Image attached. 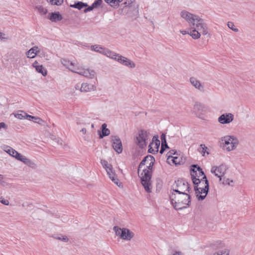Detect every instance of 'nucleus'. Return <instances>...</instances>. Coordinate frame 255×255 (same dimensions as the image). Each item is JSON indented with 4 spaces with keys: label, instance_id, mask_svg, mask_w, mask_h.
<instances>
[{
    "label": "nucleus",
    "instance_id": "nucleus-1",
    "mask_svg": "<svg viewBox=\"0 0 255 255\" xmlns=\"http://www.w3.org/2000/svg\"><path fill=\"white\" fill-rule=\"evenodd\" d=\"M154 162L155 159L152 155H147L141 161L138 168V175L140 178L141 183L148 193L151 192V177Z\"/></svg>",
    "mask_w": 255,
    "mask_h": 255
},
{
    "label": "nucleus",
    "instance_id": "nucleus-2",
    "mask_svg": "<svg viewBox=\"0 0 255 255\" xmlns=\"http://www.w3.org/2000/svg\"><path fill=\"white\" fill-rule=\"evenodd\" d=\"M170 199L174 208L177 210L186 208L191 202L189 193H171Z\"/></svg>",
    "mask_w": 255,
    "mask_h": 255
},
{
    "label": "nucleus",
    "instance_id": "nucleus-3",
    "mask_svg": "<svg viewBox=\"0 0 255 255\" xmlns=\"http://www.w3.org/2000/svg\"><path fill=\"white\" fill-rule=\"evenodd\" d=\"M190 36L194 39H198L201 35L209 34V30L207 24L204 20L200 17L196 22L191 25Z\"/></svg>",
    "mask_w": 255,
    "mask_h": 255
},
{
    "label": "nucleus",
    "instance_id": "nucleus-4",
    "mask_svg": "<svg viewBox=\"0 0 255 255\" xmlns=\"http://www.w3.org/2000/svg\"><path fill=\"white\" fill-rule=\"evenodd\" d=\"M193 183L194 184V190L198 200L204 199L209 190V182L207 178L200 180H195Z\"/></svg>",
    "mask_w": 255,
    "mask_h": 255
},
{
    "label": "nucleus",
    "instance_id": "nucleus-5",
    "mask_svg": "<svg viewBox=\"0 0 255 255\" xmlns=\"http://www.w3.org/2000/svg\"><path fill=\"white\" fill-rule=\"evenodd\" d=\"M223 147L227 151L235 150L239 144V140L234 135H227L221 138Z\"/></svg>",
    "mask_w": 255,
    "mask_h": 255
},
{
    "label": "nucleus",
    "instance_id": "nucleus-6",
    "mask_svg": "<svg viewBox=\"0 0 255 255\" xmlns=\"http://www.w3.org/2000/svg\"><path fill=\"white\" fill-rule=\"evenodd\" d=\"M101 163L105 169L110 179L117 186L120 187L122 183L119 181L112 165L104 159L101 160Z\"/></svg>",
    "mask_w": 255,
    "mask_h": 255
},
{
    "label": "nucleus",
    "instance_id": "nucleus-7",
    "mask_svg": "<svg viewBox=\"0 0 255 255\" xmlns=\"http://www.w3.org/2000/svg\"><path fill=\"white\" fill-rule=\"evenodd\" d=\"M116 235L120 239L127 241H131L134 237V233L127 228L115 226L113 228Z\"/></svg>",
    "mask_w": 255,
    "mask_h": 255
},
{
    "label": "nucleus",
    "instance_id": "nucleus-8",
    "mask_svg": "<svg viewBox=\"0 0 255 255\" xmlns=\"http://www.w3.org/2000/svg\"><path fill=\"white\" fill-rule=\"evenodd\" d=\"M173 192L172 193L190 194V187L188 182L183 179H180L175 182L172 185Z\"/></svg>",
    "mask_w": 255,
    "mask_h": 255
},
{
    "label": "nucleus",
    "instance_id": "nucleus-9",
    "mask_svg": "<svg viewBox=\"0 0 255 255\" xmlns=\"http://www.w3.org/2000/svg\"><path fill=\"white\" fill-rule=\"evenodd\" d=\"M150 137L149 132L145 130H140L136 135L135 143L140 148H143L146 146Z\"/></svg>",
    "mask_w": 255,
    "mask_h": 255
},
{
    "label": "nucleus",
    "instance_id": "nucleus-10",
    "mask_svg": "<svg viewBox=\"0 0 255 255\" xmlns=\"http://www.w3.org/2000/svg\"><path fill=\"white\" fill-rule=\"evenodd\" d=\"M112 55V56H111L110 58L117 61L124 66L131 69L134 68L136 66V64L133 61L126 57H124L119 54H117L114 52H113V54Z\"/></svg>",
    "mask_w": 255,
    "mask_h": 255
},
{
    "label": "nucleus",
    "instance_id": "nucleus-11",
    "mask_svg": "<svg viewBox=\"0 0 255 255\" xmlns=\"http://www.w3.org/2000/svg\"><path fill=\"white\" fill-rule=\"evenodd\" d=\"M190 174L193 182H194L195 180H200L202 179H204L207 178L202 169L200 167H198L196 165H193L192 166Z\"/></svg>",
    "mask_w": 255,
    "mask_h": 255
},
{
    "label": "nucleus",
    "instance_id": "nucleus-12",
    "mask_svg": "<svg viewBox=\"0 0 255 255\" xmlns=\"http://www.w3.org/2000/svg\"><path fill=\"white\" fill-rule=\"evenodd\" d=\"M76 71L75 73H77L87 78L93 79L96 76V72L94 70L90 68H85L79 64L76 66Z\"/></svg>",
    "mask_w": 255,
    "mask_h": 255
},
{
    "label": "nucleus",
    "instance_id": "nucleus-13",
    "mask_svg": "<svg viewBox=\"0 0 255 255\" xmlns=\"http://www.w3.org/2000/svg\"><path fill=\"white\" fill-rule=\"evenodd\" d=\"M227 169V166L225 164H222L219 166L212 167L211 172L216 176L219 178L220 181H221L222 180V177L225 174Z\"/></svg>",
    "mask_w": 255,
    "mask_h": 255
},
{
    "label": "nucleus",
    "instance_id": "nucleus-14",
    "mask_svg": "<svg viewBox=\"0 0 255 255\" xmlns=\"http://www.w3.org/2000/svg\"><path fill=\"white\" fill-rule=\"evenodd\" d=\"M180 16L190 24V26L193 23L196 22V21L200 18L198 15L190 13L185 10L181 11Z\"/></svg>",
    "mask_w": 255,
    "mask_h": 255
},
{
    "label": "nucleus",
    "instance_id": "nucleus-15",
    "mask_svg": "<svg viewBox=\"0 0 255 255\" xmlns=\"http://www.w3.org/2000/svg\"><path fill=\"white\" fill-rule=\"evenodd\" d=\"M234 119V115L231 113H226L220 115L218 122L221 125H227L231 123Z\"/></svg>",
    "mask_w": 255,
    "mask_h": 255
},
{
    "label": "nucleus",
    "instance_id": "nucleus-16",
    "mask_svg": "<svg viewBox=\"0 0 255 255\" xmlns=\"http://www.w3.org/2000/svg\"><path fill=\"white\" fill-rule=\"evenodd\" d=\"M111 142L112 146L115 151L118 154L121 153L123 151V145L122 141L118 136H112Z\"/></svg>",
    "mask_w": 255,
    "mask_h": 255
},
{
    "label": "nucleus",
    "instance_id": "nucleus-17",
    "mask_svg": "<svg viewBox=\"0 0 255 255\" xmlns=\"http://www.w3.org/2000/svg\"><path fill=\"white\" fill-rule=\"evenodd\" d=\"M90 49L92 51H94L95 52L102 54L109 58H110L111 56H112V54H113V52L108 49V48L103 47L101 45L97 44L92 45L90 47Z\"/></svg>",
    "mask_w": 255,
    "mask_h": 255
},
{
    "label": "nucleus",
    "instance_id": "nucleus-18",
    "mask_svg": "<svg viewBox=\"0 0 255 255\" xmlns=\"http://www.w3.org/2000/svg\"><path fill=\"white\" fill-rule=\"evenodd\" d=\"M157 135H155L152 138V141L148 146V152L154 154L158 152L160 146V140L158 139Z\"/></svg>",
    "mask_w": 255,
    "mask_h": 255
},
{
    "label": "nucleus",
    "instance_id": "nucleus-19",
    "mask_svg": "<svg viewBox=\"0 0 255 255\" xmlns=\"http://www.w3.org/2000/svg\"><path fill=\"white\" fill-rule=\"evenodd\" d=\"M61 63L64 67L73 73L76 72V66L79 65L78 63H76L67 59H61Z\"/></svg>",
    "mask_w": 255,
    "mask_h": 255
},
{
    "label": "nucleus",
    "instance_id": "nucleus-20",
    "mask_svg": "<svg viewBox=\"0 0 255 255\" xmlns=\"http://www.w3.org/2000/svg\"><path fill=\"white\" fill-rule=\"evenodd\" d=\"M190 82L191 85L198 89L200 91L203 92L204 91V86L201 83V82L195 77H191L190 78Z\"/></svg>",
    "mask_w": 255,
    "mask_h": 255
},
{
    "label": "nucleus",
    "instance_id": "nucleus-21",
    "mask_svg": "<svg viewBox=\"0 0 255 255\" xmlns=\"http://www.w3.org/2000/svg\"><path fill=\"white\" fill-rule=\"evenodd\" d=\"M32 66L35 69L37 72L41 74L43 76L47 75V70L42 65L39 64L37 61H35L33 63Z\"/></svg>",
    "mask_w": 255,
    "mask_h": 255
},
{
    "label": "nucleus",
    "instance_id": "nucleus-22",
    "mask_svg": "<svg viewBox=\"0 0 255 255\" xmlns=\"http://www.w3.org/2000/svg\"><path fill=\"white\" fill-rule=\"evenodd\" d=\"M39 52L40 49L39 47L37 46H34L26 52V55L28 58H33Z\"/></svg>",
    "mask_w": 255,
    "mask_h": 255
},
{
    "label": "nucleus",
    "instance_id": "nucleus-23",
    "mask_svg": "<svg viewBox=\"0 0 255 255\" xmlns=\"http://www.w3.org/2000/svg\"><path fill=\"white\" fill-rule=\"evenodd\" d=\"M82 92H88L95 91L96 89V87L93 84H89L87 83H83L81 86Z\"/></svg>",
    "mask_w": 255,
    "mask_h": 255
},
{
    "label": "nucleus",
    "instance_id": "nucleus-24",
    "mask_svg": "<svg viewBox=\"0 0 255 255\" xmlns=\"http://www.w3.org/2000/svg\"><path fill=\"white\" fill-rule=\"evenodd\" d=\"M48 18L53 22L58 21L62 19V15L59 12H52L49 13Z\"/></svg>",
    "mask_w": 255,
    "mask_h": 255
},
{
    "label": "nucleus",
    "instance_id": "nucleus-25",
    "mask_svg": "<svg viewBox=\"0 0 255 255\" xmlns=\"http://www.w3.org/2000/svg\"><path fill=\"white\" fill-rule=\"evenodd\" d=\"M102 0H96L91 6H89L88 8L84 10V12H87L92 10L93 8L99 7L102 3Z\"/></svg>",
    "mask_w": 255,
    "mask_h": 255
},
{
    "label": "nucleus",
    "instance_id": "nucleus-26",
    "mask_svg": "<svg viewBox=\"0 0 255 255\" xmlns=\"http://www.w3.org/2000/svg\"><path fill=\"white\" fill-rule=\"evenodd\" d=\"M14 116L15 118L19 120L27 119L29 120V118L28 117H30V115L22 111H19V112L17 114H14Z\"/></svg>",
    "mask_w": 255,
    "mask_h": 255
},
{
    "label": "nucleus",
    "instance_id": "nucleus-27",
    "mask_svg": "<svg viewBox=\"0 0 255 255\" xmlns=\"http://www.w3.org/2000/svg\"><path fill=\"white\" fill-rule=\"evenodd\" d=\"M193 109L196 112H201L204 111L205 106L201 102H196L194 104Z\"/></svg>",
    "mask_w": 255,
    "mask_h": 255
},
{
    "label": "nucleus",
    "instance_id": "nucleus-28",
    "mask_svg": "<svg viewBox=\"0 0 255 255\" xmlns=\"http://www.w3.org/2000/svg\"><path fill=\"white\" fill-rule=\"evenodd\" d=\"M107 124H103L102 126V134L100 135L101 138H103L104 136H108L110 133V130L107 128Z\"/></svg>",
    "mask_w": 255,
    "mask_h": 255
},
{
    "label": "nucleus",
    "instance_id": "nucleus-29",
    "mask_svg": "<svg viewBox=\"0 0 255 255\" xmlns=\"http://www.w3.org/2000/svg\"><path fill=\"white\" fill-rule=\"evenodd\" d=\"M230 250L227 249H223L215 252L213 255H229Z\"/></svg>",
    "mask_w": 255,
    "mask_h": 255
},
{
    "label": "nucleus",
    "instance_id": "nucleus-30",
    "mask_svg": "<svg viewBox=\"0 0 255 255\" xmlns=\"http://www.w3.org/2000/svg\"><path fill=\"white\" fill-rule=\"evenodd\" d=\"M70 6L71 7H74L80 10L84 7H86L88 6V5L87 3H85L83 2L79 1L73 5H71Z\"/></svg>",
    "mask_w": 255,
    "mask_h": 255
},
{
    "label": "nucleus",
    "instance_id": "nucleus-31",
    "mask_svg": "<svg viewBox=\"0 0 255 255\" xmlns=\"http://www.w3.org/2000/svg\"><path fill=\"white\" fill-rule=\"evenodd\" d=\"M36 8L37 9L38 12L41 15H45L48 12L47 9L45 7H44L43 6H42L41 5H37L36 7Z\"/></svg>",
    "mask_w": 255,
    "mask_h": 255
},
{
    "label": "nucleus",
    "instance_id": "nucleus-32",
    "mask_svg": "<svg viewBox=\"0 0 255 255\" xmlns=\"http://www.w3.org/2000/svg\"><path fill=\"white\" fill-rule=\"evenodd\" d=\"M28 117L29 118V121H34L35 123L38 124L42 125L44 123V121L39 117H34L31 115H30V117Z\"/></svg>",
    "mask_w": 255,
    "mask_h": 255
},
{
    "label": "nucleus",
    "instance_id": "nucleus-33",
    "mask_svg": "<svg viewBox=\"0 0 255 255\" xmlns=\"http://www.w3.org/2000/svg\"><path fill=\"white\" fill-rule=\"evenodd\" d=\"M54 238L56 240L61 241L63 242L67 243L69 241V239L66 235H58L54 237Z\"/></svg>",
    "mask_w": 255,
    "mask_h": 255
},
{
    "label": "nucleus",
    "instance_id": "nucleus-34",
    "mask_svg": "<svg viewBox=\"0 0 255 255\" xmlns=\"http://www.w3.org/2000/svg\"><path fill=\"white\" fill-rule=\"evenodd\" d=\"M14 158H15L17 160H19L23 163H24V161L26 160V157L21 154L20 153H18L17 151L15 153V154L14 156Z\"/></svg>",
    "mask_w": 255,
    "mask_h": 255
},
{
    "label": "nucleus",
    "instance_id": "nucleus-35",
    "mask_svg": "<svg viewBox=\"0 0 255 255\" xmlns=\"http://www.w3.org/2000/svg\"><path fill=\"white\" fill-rule=\"evenodd\" d=\"M122 0H105L106 2L110 3L112 6H118L119 2Z\"/></svg>",
    "mask_w": 255,
    "mask_h": 255
},
{
    "label": "nucleus",
    "instance_id": "nucleus-36",
    "mask_svg": "<svg viewBox=\"0 0 255 255\" xmlns=\"http://www.w3.org/2000/svg\"><path fill=\"white\" fill-rule=\"evenodd\" d=\"M5 151L8 153L10 156L14 157V155L15 154V153L16 152V151L13 149L12 148L7 146Z\"/></svg>",
    "mask_w": 255,
    "mask_h": 255
},
{
    "label": "nucleus",
    "instance_id": "nucleus-37",
    "mask_svg": "<svg viewBox=\"0 0 255 255\" xmlns=\"http://www.w3.org/2000/svg\"><path fill=\"white\" fill-rule=\"evenodd\" d=\"M222 180H223V181H222L223 184L228 185H230V186H233V183H234V181L233 180H230L229 178H223L222 179Z\"/></svg>",
    "mask_w": 255,
    "mask_h": 255
},
{
    "label": "nucleus",
    "instance_id": "nucleus-38",
    "mask_svg": "<svg viewBox=\"0 0 255 255\" xmlns=\"http://www.w3.org/2000/svg\"><path fill=\"white\" fill-rule=\"evenodd\" d=\"M24 163L31 168L36 167V164H35V163L27 158H26V160L24 161Z\"/></svg>",
    "mask_w": 255,
    "mask_h": 255
},
{
    "label": "nucleus",
    "instance_id": "nucleus-39",
    "mask_svg": "<svg viewBox=\"0 0 255 255\" xmlns=\"http://www.w3.org/2000/svg\"><path fill=\"white\" fill-rule=\"evenodd\" d=\"M47 0L48 2L50 3L51 4L57 5H61L63 2V0Z\"/></svg>",
    "mask_w": 255,
    "mask_h": 255
},
{
    "label": "nucleus",
    "instance_id": "nucleus-40",
    "mask_svg": "<svg viewBox=\"0 0 255 255\" xmlns=\"http://www.w3.org/2000/svg\"><path fill=\"white\" fill-rule=\"evenodd\" d=\"M161 149L160 150V152L161 153H162L164 150V142H166V139H165V134H162L161 135Z\"/></svg>",
    "mask_w": 255,
    "mask_h": 255
},
{
    "label": "nucleus",
    "instance_id": "nucleus-41",
    "mask_svg": "<svg viewBox=\"0 0 255 255\" xmlns=\"http://www.w3.org/2000/svg\"><path fill=\"white\" fill-rule=\"evenodd\" d=\"M227 25H228V27L229 28H230L231 29H232V30H233L234 31H235V32L238 31V30H239L238 29L236 28L235 25H234L233 22H228Z\"/></svg>",
    "mask_w": 255,
    "mask_h": 255
},
{
    "label": "nucleus",
    "instance_id": "nucleus-42",
    "mask_svg": "<svg viewBox=\"0 0 255 255\" xmlns=\"http://www.w3.org/2000/svg\"><path fill=\"white\" fill-rule=\"evenodd\" d=\"M172 161L175 164H180L181 163V160L180 159L177 157L176 155H175L174 156H172Z\"/></svg>",
    "mask_w": 255,
    "mask_h": 255
},
{
    "label": "nucleus",
    "instance_id": "nucleus-43",
    "mask_svg": "<svg viewBox=\"0 0 255 255\" xmlns=\"http://www.w3.org/2000/svg\"><path fill=\"white\" fill-rule=\"evenodd\" d=\"M0 202L4 205H8L9 204L8 200L4 199L2 196H1V199H0Z\"/></svg>",
    "mask_w": 255,
    "mask_h": 255
},
{
    "label": "nucleus",
    "instance_id": "nucleus-44",
    "mask_svg": "<svg viewBox=\"0 0 255 255\" xmlns=\"http://www.w3.org/2000/svg\"><path fill=\"white\" fill-rule=\"evenodd\" d=\"M176 151L175 150H171L168 152V158L176 155Z\"/></svg>",
    "mask_w": 255,
    "mask_h": 255
},
{
    "label": "nucleus",
    "instance_id": "nucleus-45",
    "mask_svg": "<svg viewBox=\"0 0 255 255\" xmlns=\"http://www.w3.org/2000/svg\"><path fill=\"white\" fill-rule=\"evenodd\" d=\"M180 32L183 35L189 34L190 35L191 27L190 28L189 30H180Z\"/></svg>",
    "mask_w": 255,
    "mask_h": 255
},
{
    "label": "nucleus",
    "instance_id": "nucleus-46",
    "mask_svg": "<svg viewBox=\"0 0 255 255\" xmlns=\"http://www.w3.org/2000/svg\"><path fill=\"white\" fill-rule=\"evenodd\" d=\"M200 147L201 148V150H200V152H201L202 153L204 154L206 152V151L207 147L204 144H201L200 145Z\"/></svg>",
    "mask_w": 255,
    "mask_h": 255
},
{
    "label": "nucleus",
    "instance_id": "nucleus-47",
    "mask_svg": "<svg viewBox=\"0 0 255 255\" xmlns=\"http://www.w3.org/2000/svg\"><path fill=\"white\" fill-rule=\"evenodd\" d=\"M81 86H82V84L78 83L75 85V88L76 90H79L81 91L82 88H81Z\"/></svg>",
    "mask_w": 255,
    "mask_h": 255
},
{
    "label": "nucleus",
    "instance_id": "nucleus-48",
    "mask_svg": "<svg viewBox=\"0 0 255 255\" xmlns=\"http://www.w3.org/2000/svg\"><path fill=\"white\" fill-rule=\"evenodd\" d=\"M172 255H184L181 252H176Z\"/></svg>",
    "mask_w": 255,
    "mask_h": 255
},
{
    "label": "nucleus",
    "instance_id": "nucleus-49",
    "mask_svg": "<svg viewBox=\"0 0 255 255\" xmlns=\"http://www.w3.org/2000/svg\"><path fill=\"white\" fill-rule=\"evenodd\" d=\"M80 132H81L83 134H85L86 133L87 130L85 128H83L81 130Z\"/></svg>",
    "mask_w": 255,
    "mask_h": 255
},
{
    "label": "nucleus",
    "instance_id": "nucleus-50",
    "mask_svg": "<svg viewBox=\"0 0 255 255\" xmlns=\"http://www.w3.org/2000/svg\"><path fill=\"white\" fill-rule=\"evenodd\" d=\"M5 127V124L4 123L2 122V123H0V129L1 128H4Z\"/></svg>",
    "mask_w": 255,
    "mask_h": 255
},
{
    "label": "nucleus",
    "instance_id": "nucleus-51",
    "mask_svg": "<svg viewBox=\"0 0 255 255\" xmlns=\"http://www.w3.org/2000/svg\"><path fill=\"white\" fill-rule=\"evenodd\" d=\"M134 1V0H128V4H130Z\"/></svg>",
    "mask_w": 255,
    "mask_h": 255
},
{
    "label": "nucleus",
    "instance_id": "nucleus-52",
    "mask_svg": "<svg viewBox=\"0 0 255 255\" xmlns=\"http://www.w3.org/2000/svg\"><path fill=\"white\" fill-rule=\"evenodd\" d=\"M124 4L126 6L129 5V4H128V0H126V1L124 2Z\"/></svg>",
    "mask_w": 255,
    "mask_h": 255
},
{
    "label": "nucleus",
    "instance_id": "nucleus-53",
    "mask_svg": "<svg viewBox=\"0 0 255 255\" xmlns=\"http://www.w3.org/2000/svg\"><path fill=\"white\" fill-rule=\"evenodd\" d=\"M164 147H165V148H168V145H167V143H166V142H164Z\"/></svg>",
    "mask_w": 255,
    "mask_h": 255
},
{
    "label": "nucleus",
    "instance_id": "nucleus-54",
    "mask_svg": "<svg viewBox=\"0 0 255 255\" xmlns=\"http://www.w3.org/2000/svg\"><path fill=\"white\" fill-rule=\"evenodd\" d=\"M3 179V176H2V175H0V181L1 179Z\"/></svg>",
    "mask_w": 255,
    "mask_h": 255
},
{
    "label": "nucleus",
    "instance_id": "nucleus-55",
    "mask_svg": "<svg viewBox=\"0 0 255 255\" xmlns=\"http://www.w3.org/2000/svg\"><path fill=\"white\" fill-rule=\"evenodd\" d=\"M91 127H92V128H94V124H92V125H91Z\"/></svg>",
    "mask_w": 255,
    "mask_h": 255
}]
</instances>
